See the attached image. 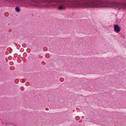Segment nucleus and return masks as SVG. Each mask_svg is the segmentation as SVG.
<instances>
[{
  "label": "nucleus",
  "instance_id": "1",
  "mask_svg": "<svg viewBox=\"0 0 126 126\" xmlns=\"http://www.w3.org/2000/svg\"><path fill=\"white\" fill-rule=\"evenodd\" d=\"M6 1L10 2H15L16 3H24L30 4V5L32 7L38 8H42L43 6L41 4V3L45 2H48L47 3L45 7L47 8H51L47 7V5L51 2H53L54 0H5Z\"/></svg>",
  "mask_w": 126,
  "mask_h": 126
},
{
  "label": "nucleus",
  "instance_id": "2",
  "mask_svg": "<svg viewBox=\"0 0 126 126\" xmlns=\"http://www.w3.org/2000/svg\"><path fill=\"white\" fill-rule=\"evenodd\" d=\"M114 31L117 32H118L120 31L119 26L117 25H115L114 26Z\"/></svg>",
  "mask_w": 126,
  "mask_h": 126
},
{
  "label": "nucleus",
  "instance_id": "3",
  "mask_svg": "<svg viewBox=\"0 0 126 126\" xmlns=\"http://www.w3.org/2000/svg\"><path fill=\"white\" fill-rule=\"evenodd\" d=\"M16 11L18 12H19L20 11V9L18 7H16Z\"/></svg>",
  "mask_w": 126,
  "mask_h": 126
}]
</instances>
